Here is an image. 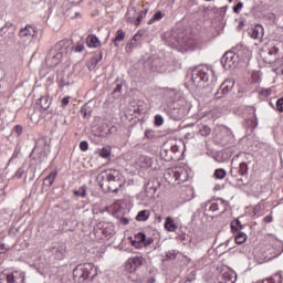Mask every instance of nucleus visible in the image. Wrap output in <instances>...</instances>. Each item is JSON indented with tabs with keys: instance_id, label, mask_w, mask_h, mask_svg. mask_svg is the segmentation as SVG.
<instances>
[{
	"instance_id": "nucleus-7",
	"label": "nucleus",
	"mask_w": 283,
	"mask_h": 283,
	"mask_svg": "<svg viewBox=\"0 0 283 283\" xmlns=\"http://www.w3.org/2000/svg\"><path fill=\"white\" fill-rule=\"evenodd\" d=\"M120 187H123V180H120V172L118 170H113V175L111 176L106 189H108V191H112V193H118Z\"/></svg>"
},
{
	"instance_id": "nucleus-19",
	"label": "nucleus",
	"mask_w": 283,
	"mask_h": 283,
	"mask_svg": "<svg viewBox=\"0 0 283 283\" xmlns=\"http://www.w3.org/2000/svg\"><path fill=\"white\" fill-rule=\"evenodd\" d=\"M165 179L169 185H176V182H178V172L172 169H168L165 174Z\"/></svg>"
},
{
	"instance_id": "nucleus-1",
	"label": "nucleus",
	"mask_w": 283,
	"mask_h": 283,
	"mask_svg": "<svg viewBox=\"0 0 283 283\" xmlns=\"http://www.w3.org/2000/svg\"><path fill=\"white\" fill-rule=\"evenodd\" d=\"M67 48H70V42L66 40H61L51 48L45 56V63L48 67H56L64 54H67Z\"/></svg>"
},
{
	"instance_id": "nucleus-59",
	"label": "nucleus",
	"mask_w": 283,
	"mask_h": 283,
	"mask_svg": "<svg viewBox=\"0 0 283 283\" xmlns=\"http://www.w3.org/2000/svg\"><path fill=\"white\" fill-rule=\"evenodd\" d=\"M120 222H122V224H129V219H127V218H122V219H120Z\"/></svg>"
},
{
	"instance_id": "nucleus-57",
	"label": "nucleus",
	"mask_w": 283,
	"mask_h": 283,
	"mask_svg": "<svg viewBox=\"0 0 283 283\" xmlns=\"http://www.w3.org/2000/svg\"><path fill=\"white\" fill-rule=\"evenodd\" d=\"M196 135L193 133H188L185 135L186 140H190V138H193Z\"/></svg>"
},
{
	"instance_id": "nucleus-46",
	"label": "nucleus",
	"mask_w": 283,
	"mask_h": 283,
	"mask_svg": "<svg viewBox=\"0 0 283 283\" xmlns=\"http://www.w3.org/2000/svg\"><path fill=\"white\" fill-rule=\"evenodd\" d=\"M80 149H81V151H87V149H90V144L86 140L81 142Z\"/></svg>"
},
{
	"instance_id": "nucleus-53",
	"label": "nucleus",
	"mask_w": 283,
	"mask_h": 283,
	"mask_svg": "<svg viewBox=\"0 0 283 283\" xmlns=\"http://www.w3.org/2000/svg\"><path fill=\"white\" fill-rule=\"evenodd\" d=\"M61 104L62 107H67L70 105V96L62 98Z\"/></svg>"
},
{
	"instance_id": "nucleus-45",
	"label": "nucleus",
	"mask_w": 283,
	"mask_h": 283,
	"mask_svg": "<svg viewBox=\"0 0 283 283\" xmlns=\"http://www.w3.org/2000/svg\"><path fill=\"white\" fill-rule=\"evenodd\" d=\"M167 113L170 115V117L176 120L178 116V109L169 107Z\"/></svg>"
},
{
	"instance_id": "nucleus-50",
	"label": "nucleus",
	"mask_w": 283,
	"mask_h": 283,
	"mask_svg": "<svg viewBox=\"0 0 283 283\" xmlns=\"http://www.w3.org/2000/svg\"><path fill=\"white\" fill-rule=\"evenodd\" d=\"M154 244V239L145 237V242L143 243V247H151Z\"/></svg>"
},
{
	"instance_id": "nucleus-23",
	"label": "nucleus",
	"mask_w": 283,
	"mask_h": 283,
	"mask_svg": "<svg viewBox=\"0 0 283 283\" xmlns=\"http://www.w3.org/2000/svg\"><path fill=\"white\" fill-rule=\"evenodd\" d=\"M39 105L41 107V109H43L44 112L50 109V105H52V99L48 96H42L39 98Z\"/></svg>"
},
{
	"instance_id": "nucleus-42",
	"label": "nucleus",
	"mask_w": 283,
	"mask_h": 283,
	"mask_svg": "<svg viewBox=\"0 0 283 283\" xmlns=\"http://www.w3.org/2000/svg\"><path fill=\"white\" fill-rule=\"evenodd\" d=\"M85 50V44L83 42H77L75 46H73L74 52H83Z\"/></svg>"
},
{
	"instance_id": "nucleus-32",
	"label": "nucleus",
	"mask_w": 283,
	"mask_h": 283,
	"mask_svg": "<svg viewBox=\"0 0 283 283\" xmlns=\"http://www.w3.org/2000/svg\"><path fill=\"white\" fill-rule=\"evenodd\" d=\"M165 17L163 11H156L153 15V19L148 21V25H151L155 21H160Z\"/></svg>"
},
{
	"instance_id": "nucleus-14",
	"label": "nucleus",
	"mask_w": 283,
	"mask_h": 283,
	"mask_svg": "<svg viewBox=\"0 0 283 283\" xmlns=\"http://www.w3.org/2000/svg\"><path fill=\"white\" fill-rule=\"evenodd\" d=\"M249 36L255 41H262L264 39V27L262 24H255L250 29Z\"/></svg>"
},
{
	"instance_id": "nucleus-55",
	"label": "nucleus",
	"mask_w": 283,
	"mask_h": 283,
	"mask_svg": "<svg viewBox=\"0 0 283 283\" xmlns=\"http://www.w3.org/2000/svg\"><path fill=\"white\" fill-rule=\"evenodd\" d=\"M238 174H240L238 168H231L230 175L232 176V178H238Z\"/></svg>"
},
{
	"instance_id": "nucleus-33",
	"label": "nucleus",
	"mask_w": 283,
	"mask_h": 283,
	"mask_svg": "<svg viewBox=\"0 0 283 283\" xmlns=\"http://www.w3.org/2000/svg\"><path fill=\"white\" fill-rule=\"evenodd\" d=\"M102 233L106 237V238H111L112 235H114V226L108 224L106 226L103 230Z\"/></svg>"
},
{
	"instance_id": "nucleus-51",
	"label": "nucleus",
	"mask_w": 283,
	"mask_h": 283,
	"mask_svg": "<svg viewBox=\"0 0 283 283\" xmlns=\"http://www.w3.org/2000/svg\"><path fill=\"white\" fill-rule=\"evenodd\" d=\"M23 174H25V170L23 168H19L17 172L14 174L15 178H23Z\"/></svg>"
},
{
	"instance_id": "nucleus-40",
	"label": "nucleus",
	"mask_w": 283,
	"mask_h": 283,
	"mask_svg": "<svg viewBox=\"0 0 283 283\" xmlns=\"http://www.w3.org/2000/svg\"><path fill=\"white\" fill-rule=\"evenodd\" d=\"M74 196H80L81 198H86L87 190L85 189V187H81L78 190L74 191Z\"/></svg>"
},
{
	"instance_id": "nucleus-62",
	"label": "nucleus",
	"mask_w": 283,
	"mask_h": 283,
	"mask_svg": "<svg viewBox=\"0 0 283 283\" xmlns=\"http://www.w3.org/2000/svg\"><path fill=\"white\" fill-rule=\"evenodd\" d=\"M120 90H123V85L118 84V85L115 87L114 92H120Z\"/></svg>"
},
{
	"instance_id": "nucleus-25",
	"label": "nucleus",
	"mask_w": 283,
	"mask_h": 283,
	"mask_svg": "<svg viewBox=\"0 0 283 283\" xmlns=\"http://www.w3.org/2000/svg\"><path fill=\"white\" fill-rule=\"evenodd\" d=\"M125 36L126 33L124 32L123 29H119L116 31V36L115 39H113V43L116 48H118V43H120V41H125Z\"/></svg>"
},
{
	"instance_id": "nucleus-54",
	"label": "nucleus",
	"mask_w": 283,
	"mask_h": 283,
	"mask_svg": "<svg viewBox=\"0 0 283 283\" xmlns=\"http://www.w3.org/2000/svg\"><path fill=\"white\" fill-rule=\"evenodd\" d=\"M263 221L266 223V224H271V222H273V216L271 214H268L263 218Z\"/></svg>"
},
{
	"instance_id": "nucleus-36",
	"label": "nucleus",
	"mask_w": 283,
	"mask_h": 283,
	"mask_svg": "<svg viewBox=\"0 0 283 283\" xmlns=\"http://www.w3.org/2000/svg\"><path fill=\"white\" fill-rule=\"evenodd\" d=\"M199 134L200 136H209V134H211V128L207 125H201L199 127Z\"/></svg>"
},
{
	"instance_id": "nucleus-10",
	"label": "nucleus",
	"mask_w": 283,
	"mask_h": 283,
	"mask_svg": "<svg viewBox=\"0 0 283 283\" xmlns=\"http://www.w3.org/2000/svg\"><path fill=\"white\" fill-rule=\"evenodd\" d=\"M178 105L179 118H185V116H187V114H189V111L191 109V103L187 101V97H185V95L179 94Z\"/></svg>"
},
{
	"instance_id": "nucleus-37",
	"label": "nucleus",
	"mask_w": 283,
	"mask_h": 283,
	"mask_svg": "<svg viewBox=\"0 0 283 283\" xmlns=\"http://www.w3.org/2000/svg\"><path fill=\"white\" fill-rule=\"evenodd\" d=\"M12 134L15 138H19V136H21V134H23V126L21 125H15V127L12 130Z\"/></svg>"
},
{
	"instance_id": "nucleus-29",
	"label": "nucleus",
	"mask_w": 283,
	"mask_h": 283,
	"mask_svg": "<svg viewBox=\"0 0 283 283\" xmlns=\"http://www.w3.org/2000/svg\"><path fill=\"white\" fill-rule=\"evenodd\" d=\"M262 283H282V273H276L269 279L263 280Z\"/></svg>"
},
{
	"instance_id": "nucleus-52",
	"label": "nucleus",
	"mask_w": 283,
	"mask_h": 283,
	"mask_svg": "<svg viewBox=\"0 0 283 283\" xmlns=\"http://www.w3.org/2000/svg\"><path fill=\"white\" fill-rule=\"evenodd\" d=\"M277 52H280V49H277V46H273L269 52L268 54L270 56H275V54H277Z\"/></svg>"
},
{
	"instance_id": "nucleus-27",
	"label": "nucleus",
	"mask_w": 283,
	"mask_h": 283,
	"mask_svg": "<svg viewBox=\"0 0 283 283\" xmlns=\"http://www.w3.org/2000/svg\"><path fill=\"white\" fill-rule=\"evenodd\" d=\"M232 233H238V231L244 229V226H242V222H240V219H235L230 224Z\"/></svg>"
},
{
	"instance_id": "nucleus-38",
	"label": "nucleus",
	"mask_w": 283,
	"mask_h": 283,
	"mask_svg": "<svg viewBox=\"0 0 283 283\" xmlns=\"http://www.w3.org/2000/svg\"><path fill=\"white\" fill-rule=\"evenodd\" d=\"M145 238H146V235H145L144 232H139V233H137V234L134 235V239H135L138 243H140L142 247H143V244H144V242H145Z\"/></svg>"
},
{
	"instance_id": "nucleus-17",
	"label": "nucleus",
	"mask_w": 283,
	"mask_h": 283,
	"mask_svg": "<svg viewBox=\"0 0 283 283\" xmlns=\"http://www.w3.org/2000/svg\"><path fill=\"white\" fill-rule=\"evenodd\" d=\"M49 251L54 260H63L65 258V247L63 245H54Z\"/></svg>"
},
{
	"instance_id": "nucleus-21",
	"label": "nucleus",
	"mask_w": 283,
	"mask_h": 283,
	"mask_svg": "<svg viewBox=\"0 0 283 283\" xmlns=\"http://www.w3.org/2000/svg\"><path fill=\"white\" fill-rule=\"evenodd\" d=\"M219 283H235V274L224 272L219 276Z\"/></svg>"
},
{
	"instance_id": "nucleus-35",
	"label": "nucleus",
	"mask_w": 283,
	"mask_h": 283,
	"mask_svg": "<svg viewBox=\"0 0 283 283\" xmlns=\"http://www.w3.org/2000/svg\"><path fill=\"white\" fill-rule=\"evenodd\" d=\"M218 209H220V207L218 206V203H216V202H212L211 203V201H209L208 203H206V206H205V211H218Z\"/></svg>"
},
{
	"instance_id": "nucleus-60",
	"label": "nucleus",
	"mask_w": 283,
	"mask_h": 283,
	"mask_svg": "<svg viewBox=\"0 0 283 283\" xmlns=\"http://www.w3.org/2000/svg\"><path fill=\"white\" fill-rule=\"evenodd\" d=\"M181 262H184V264H188L189 258L182 255V256H181Z\"/></svg>"
},
{
	"instance_id": "nucleus-9",
	"label": "nucleus",
	"mask_w": 283,
	"mask_h": 283,
	"mask_svg": "<svg viewBox=\"0 0 283 283\" xmlns=\"http://www.w3.org/2000/svg\"><path fill=\"white\" fill-rule=\"evenodd\" d=\"M38 34H39V29H36V27L32 24H27L24 28L20 29L19 31V38L22 41H28L30 36H32V39H36Z\"/></svg>"
},
{
	"instance_id": "nucleus-49",
	"label": "nucleus",
	"mask_w": 283,
	"mask_h": 283,
	"mask_svg": "<svg viewBox=\"0 0 283 283\" xmlns=\"http://www.w3.org/2000/svg\"><path fill=\"white\" fill-rule=\"evenodd\" d=\"M130 244L132 247H135V249H143V245L138 243L134 238H130Z\"/></svg>"
},
{
	"instance_id": "nucleus-48",
	"label": "nucleus",
	"mask_w": 283,
	"mask_h": 283,
	"mask_svg": "<svg viewBox=\"0 0 283 283\" xmlns=\"http://www.w3.org/2000/svg\"><path fill=\"white\" fill-rule=\"evenodd\" d=\"M276 109L277 112H283V97L276 101Z\"/></svg>"
},
{
	"instance_id": "nucleus-8",
	"label": "nucleus",
	"mask_w": 283,
	"mask_h": 283,
	"mask_svg": "<svg viewBox=\"0 0 283 283\" xmlns=\"http://www.w3.org/2000/svg\"><path fill=\"white\" fill-rule=\"evenodd\" d=\"M233 87H235V80H224L223 83L220 85L219 90L214 94L216 98H222V96H227V94H229V92H231Z\"/></svg>"
},
{
	"instance_id": "nucleus-43",
	"label": "nucleus",
	"mask_w": 283,
	"mask_h": 283,
	"mask_svg": "<svg viewBox=\"0 0 283 283\" xmlns=\"http://www.w3.org/2000/svg\"><path fill=\"white\" fill-rule=\"evenodd\" d=\"M178 253L176 252V250H171V251H168L166 253V260H176Z\"/></svg>"
},
{
	"instance_id": "nucleus-6",
	"label": "nucleus",
	"mask_w": 283,
	"mask_h": 283,
	"mask_svg": "<svg viewBox=\"0 0 283 283\" xmlns=\"http://www.w3.org/2000/svg\"><path fill=\"white\" fill-rule=\"evenodd\" d=\"M238 55L231 51L226 52L221 57V65L224 70H233L238 67Z\"/></svg>"
},
{
	"instance_id": "nucleus-34",
	"label": "nucleus",
	"mask_w": 283,
	"mask_h": 283,
	"mask_svg": "<svg viewBox=\"0 0 283 283\" xmlns=\"http://www.w3.org/2000/svg\"><path fill=\"white\" fill-rule=\"evenodd\" d=\"M238 170L239 176H247V174H249V165L247 163H241Z\"/></svg>"
},
{
	"instance_id": "nucleus-39",
	"label": "nucleus",
	"mask_w": 283,
	"mask_h": 283,
	"mask_svg": "<svg viewBox=\"0 0 283 283\" xmlns=\"http://www.w3.org/2000/svg\"><path fill=\"white\" fill-rule=\"evenodd\" d=\"M112 154V150L107 147H103L99 151L101 158H109V155Z\"/></svg>"
},
{
	"instance_id": "nucleus-4",
	"label": "nucleus",
	"mask_w": 283,
	"mask_h": 283,
	"mask_svg": "<svg viewBox=\"0 0 283 283\" xmlns=\"http://www.w3.org/2000/svg\"><path fill=\"white\" fill-rule=\"evenodd\" d=\"M187 78L193 83V85H200V83L209 82V69L207 66H195L190 69L187 73Z\"/></svg>"
},
{
	"instance_id": "nucleus-15",
	"label": "nucleus",
	"mask_w": 283,
	"mask_h": 283,
	"mask_svg": "<svg viewBox=\"0 0 283 283\" xmlns=\"http://www.w3.org/2000/svg\"><path fill=\"white\" fill-rule=\"evenodd\" d=\"M7 283H25V273L14 271L11 274H7Z\"/></svg>"
},
{
	"instance_id": "nucleus-2",
	"label": "nucleus",
	"mask_w": 283,
	"mask_h": 283,
	"mask_svg": "<svg viewBox=\"0 0 283 283\" xmlns=\"http://www.w3.org/2000/svg\"><path fill=\"white\" fill-rule=\"evenodd\" d=\"M96 275H98V272L96 266H94L92 263L80 264L73 270V277L75 282L78 283L85 282V280H92Z\"/></svg>"
},
{
	"instance_id": "nucleus-64",
	"label": "nucleus",
	"mask_w": 283,
	"mask_h": 283,
	"mask_svg": "<svg viewBox=\"0 0 283 283\" xmlns=\"http://www.w3.org/2000/svg\"><path fill=\"white\" fill-rule=\"evenodd\" d=\"M193 280H196V275H193L191 279H187V282H193Z\"/></svg>"
},
{
	"instance_id": "nucleus-16",
	"label": "nucleus",
	"mask_w": 283,
	"mask_h": 283,
	"mask_svg": "<svg viewBox=\"0 0 283 283\" xmlns=\"http://www.w3.org/2000/svg\"><path fill=\"white\" fill-rule=\"evenodd\" d=\"M166 44L171 48L172 50H176L178 48V31H170L165 34Z\"/></svg>"
},
{
	"instance_id": "nucleus-28",
	"label": "nucleus",
	"mask_w": 283,
	"mask_h": 283,
	"mask_svg": "<svg viewBox=\"0 0 283 283\" xmlns=\"http://www.w3.org/2000/svg\"><path fill=\"white\" fill-rule=\"evenodd\" d=\"M149 216H150L149 210H142L136 216V220L138 222H146V220H149Z\"/></svg>"
},
{
	"instance_id": "nucleus-31",
	"label": "nucleus",
	"mask_w": 283,
	"mask_h": 283,
	"mask_svg": "<svg viewBox=\"0 0 283 283\" xmlns=\"http://www.w3.org/2000/svg\"><path fill=\"white\" fill-rule=\"evenodd\" d=\"M247 233L244 232H238L234 242L235 244H244L247 242Z\"/></svg>"
},
{
	"instance_id": "nucleus-26",
	"label": "nucleus",
	"mask_w": 283,
	"mask_h": 283,
	"mask_svg": "<svg viewBox=\"0 0 283 283\" xmlns=\"http://www.w3.org/2000/svg\"><path fill=\"white\" fill-rule=\"evenodd\" d=\"M56 171H52L49 174L48 177L44 178L43 180V185H45V187H51L52 185H54V180H56Z\"/></svg>"
},
{
	"instance_id": "nucleus-56",
	"label": "nucleus",
	"mask_w": 283,
	"mask_h": 283,
	"mask_svg": "<svg viewBox=\"0 0 283 283\" xmlns=\"http://www.w3.org/2000/svg\"><path fill=\"white\" fill-rule=\"evenodd\" d=\"M66 85H72L70 81H66L65 78L60 80V86L65 87Z\"/></svg>"
},
{
	"instance_id": "nucleus-24",
	"label": "nucleus",
	"mask_w": 283,
	"mask_h": 283,
	"mask_svg": "<svg viewBox=\"0 0 283 283\" xmlns=\"http://www.w3.org/2000/svg\"><path fill=\"white\" fill-rule=\"evenodd\" d=\"M166 231H170L174 232L178 229V226H176V222L174 221V219L171 217H167L165 224H164Z\"/></svg>"
},
{
	"instance_id": "nucleus-18",
	"label": "nucleus",
	"mask_w": 283,
	"mask_h": 283,
	"mask_svg": "<svg viewBox=\"0 0 283 283\" xmlns=\"http://www.w3.org/2000/svg\"><path fill=\"white\" fill-rule=\"evenodd\" d=\"M237 56L239 62L249 63V61H251V51H249V49H242L238 51Z\"/></svg>"
},
{
	"instance_id": "nucleus-63",
	"label": "nucleus",
	"mask_w": 283,
	"mask_h": 283,
	"mask_svg": "<svg viewBox=\"0 0 283 283\" xmlns=\"http://www.w3.org/2000/svg\"><path fill=\"white\" fill-rule=\"evenodd\" d=\"M227 10H229V7H228V6H224V7L221 8V12H223V13H226Z\"/></svg>"
},
{
	"instance_id": "nucleus-20",
	"label": "nucleus",
	"mask_w": 283,
	"mask_h": 283,
	"mask_svg": "<svg viewBox=\"0 0 283 283\" xmlns=\"http://www.w3.org/2000/svg\"><path fill=\"white\" fill-rule=\"evenodd\" d=\"M86 45L88 48H101V40L94 34H90L86 38Z\"/></svg>"
},
{
	"instance_id": "nucleus-22",
	"label": "nucleus",
	"mask_w": 283,
	"mask_h": 283,
	"mask_svg": "<svg viewBox=\"0 0 283 283\" xmlns=\"http://www.w3.org/2000/svg\"><path fill=\"white\" fill-rule=\"evenodd\" d=\"M189 178V170L186 166H179L178 167V180L179 182H186V180Z\"/></svg>"
},
{
	"instance_id": "nucleus-58",
	"label": "nucleus",
	"mask_w": 283,
	"mask_h": 283,
	"mask_svg": "<svg viewBox=\"0 0 283 283\" xmlns=\"http://www.w3.org/2000/svg\"><path fill=\"white\" fill-rule=\"evenodd\" d=\"M140 34H135L132 39V43H136V41H139L140 40Z\"/></svg>"
},
{
	"instance_id": "nucleus-3",
	"label": "nucleus",
	"mask_w": 283,
	"mask_h": 283,
	"mask_svg": "<svg viewBox=\"0 0 283 283\" xmlns=\"http://www.w3.org/2000/svg\"><path fill=\"white\" fill-rule=\"evenodd\" d=\"M33 160L38 163H45L48 156H50V146L48 145V139L45 137H40L35 142V146L31 154Z\"/></svg>"
},
{
	"instance_id": "nucleus-5",
	"label": "nucleus",
	"mask_w": 283,
	"mask_h": 283,
	"mask_svg": "<svg viewBox=\"0 0 283 283\" xmlns=\"http://www.w3.org/2000/svg\"><path fill=\"white\" fill-rule=\"evenodd\" d=\"M198 45L196 41V35L189 33L185 35L179 42V52H193Z\"/></svg>"
},
{
	"instance_id": "nucleus-61",
	"label": "nucleus",
	"mask_w": 283,
	"mask_h": 283,
	"mask_svg": "<svg viewBox=\"0 0 283 283\" xmlns=\"http://www.w3.org/2000/svg\"><path fill=\"white\" fill-rule=\"evenodd\" d=\"M263 94L264 96H271V88H266Z\"/></svg>"
},
{
	"instance_id": "nucleus-30",
	"label": "nucleus",
	"mask_w": 283,
	"mask_h": 283,
	"mask_svg": "<svg viewBox=\"0 0 283 283\" xmlns=\"http://www.w3.org/2000/svg\"><path fill=\"white\" fill-rule=\"evenodd\" d=\"M213 177L216 178V180H224V178H227V170H224L223 168H218L214 170Z\"/></svg>"
},
{
	"instance_id": "nucleus-47",
	"label": "nucleus",
	"mask_w": 283,
	"mask_h": 283,
	"mask_svg": "<svg viewBox=\"0 0 283 283\" xmlns=\"http://www.w3.org/2000/svg\"><path fill=\"white\" fill-rule=\"evenodd\" d=\"M242 8H244V3H242V2L237 3V6L233 7V12H234V14H240V10H241Z\"/></svg>"
},
{
	"instance_id": "nucleus-44",
	"label": "nucleus",
	"mask_w": 283,
	"mask_h": 283,
	"mask_svg": "<svg viewBox=\"0 0 283 283\" xmlns=\"http://www.w3.org/2000/svg\"><path fill=\"white\" fill-rule=\"evenodd\" d=\"M164 124H165V119L163 118V116L161 115H156L155 116V125L157 127H161V125H164Z\"/></svg>"
},
{
	"instance_id": "nucleus-13",
	"label": "nucleus",
	"mask_w": 283,
	"mask_h": 283,
	"mask_svg": "<svg viewBox=\"0 0 283 283\" xmlns=\"http://www.w3.org/2000/svg\"><path fill=\"white\" fill-rule=\"evenodd\" d=\"M113 174L114 170H105L97 176V181L102 189L107 188V185H109V180L112 179Z\"/></svg>"
},
{
	"instance_id": "nucleus-11",
	"label": "nucleus",
	"mask_w": 283,
	"mask_h": 283,
	"mask_svg": "<svg viewBox=\"0 0 283 283\" xmlns=\"http://www.w3.org/2000/svg\"><path fill=\"white\" fill-rule=\"evenodd\" d=\"M144 260L145 259H143V256L140 255L129 258L125 264V271H127L128 273H134L136 269H139V266H143Z\"/></svg>"
},
{
	"instance_id": "nucleus-12",
	"label": "nucleus",
	"mask_w": 283,
	"mask_h": 283,
	"mask_svg": "<svg viewBox=\"0 0 283 283\" xmlns=\"http://www.w3.org/2000/svg\"><path fill=\"white\" fill-rule=\"evenodd\" d=\"M179 191L181 203L193 200V188L191 186H180Z\"/></svg>"
},
{
	"instance_id": "nucleus-41",
	"label": "nucleus",
	"mask_w": 283,
	"mask_h": 283,
	"mask_svg": "<svg viewBox=\"0 0 283 283\" xmlns=\"http://www.w3.org/2000/svg\"><path fill=\"white\" fill-rule=\"evenodd\" d=\"M147 12H148L147 9H145L144 11L140 12L139 17L135 21V25H140V21H143V19H145V17H147Z\"/></svg>"
}]
</instances>
